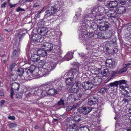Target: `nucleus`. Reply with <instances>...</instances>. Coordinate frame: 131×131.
Listing matches in <instances>:
<instances>
[{
  "label": "nucleus",
  "mask_w": 131,
  "mask_h": 131,
  "mask_svg": "<svg viewBox=\"0 0 131 131\" xmlns=\"http://www.w3.org/2000/svg\"><path fill=\"white\" fill-rule=\"evenodd\" d=\"M90 98L96 104L98 102V98L97 96L92 97Z\"/></svg>",
  "instance_id": "de8ad7c7"
},
{
  "label": "nucleus",
  "mask_w": 131,
  "mask_h": 131,
  "mask_svg": "<svg viewBox=\"0 0 131 131\" xmlns=\"http://www.w3.org/2000/svg\"><path fill=\"white\" fill-rule=\"evenodd\" d=\"M96 33V34H95L97 35V36L99 37L100 38L102 39H103V37H104V36H102V33L101 32H99V33H97L96 32H95Z\"/></svg>",
  "instance_id": "052dcab7"
},
{
  "label": "nucleus",
  "mask_w": 131,
  "mask_h": 131,
  "mask_svg": "<svg viewBox=\"0 0 131 131\" xmlns=\"http://www.w3.org/2000/svg\"><path fill=\"white\" fill-rule=\"evenodd\" d=\"M117 14V11L113 10H110L108 11V12H106V14L108 16H110V17H115Z\"/></svg>",
  "instance_id": "393cba45"
},
{
  "label": "nucleus",
  "mask_w": 131,
  "mask_h": 131,
  "mask_svg": "<svg viewBox=\"0 0 131 131\" xmlns=\"http://www.w3.org/2000/svg\"><path fill=\"white\" fill-rule=\"evenodd\" d=\"M47 91L48 94L51 96H54L58 93L57 91L53 88L52 89H49Z\"/></svg>",
  "instance_id": "cd10ccee"
},
{
  "label": "nucleus",
  "mask_w": 131,
  "mask_h": 131,
  "mask_svg": "<svg viewBox=\"0 0 131 131\" xmlns=\"http://www.w3.org/2000/svg\"><path fill=\"white\" fill-rule=\"evenodd\" d=\"M117 81L118 83V85H119V87L121 89L123 88H124V86H125L124 85H122V84H125V86L126 85V84H127L128 82L126 80H122Z\"/></svg>",
  "instance_id": "c756f323"
},
{
  "label": "nucleus",
  "mask_w": 131,
  "mask_h": 131,
  "mask_svg": "<svg viewBox=\"0 0 131 131\" xmlns=\"http://www.w3.org/2000/svg\"><path fill=\"white\" fill-rule=\"evenodd\" d=\"M112 52L111 54L115 53H117L118 51V50L116 48H115L113 49H112Z\"/></svg>",
  "instance_id": "e2e57ef3"
},
{
  "label": "nucleus",
  "mask_w": 131,
  "mask_h": 131,
  "mask_svg": "<svg viewBox=\"0 0 131 131\" xmlns=\"http://www.w3.org/2000/svg\"><path fill=\"white\" fill-rule=\"evenodd\" d=\"M8 118L9 119L12 120H14L15 119V117L14 116H13L9 115L8 116Z\"/></svg>",
  "instance_id": "69168bd1"
},
{
  "label": "nucleus",
  "mask_w": 131,
  "mask_h": 131,
  "mask_svg": "<svg viewBox=\"0 0 131 131\" xmlns=\"http://www.w3.org/2000/svg\"><path fill=\"white\" fill-rule=\"evenodd\" d=\"M40 57L38 54H32L30 58L31 60L34 62H37L40 60Z\"/></svg>",
  "instance_id": "6ab92c4d"
},
{
  "label": "nucleus",
  "mask_w": 131,
  "mask_h": 131,
  "mask_svg": "<svg viewBox=\"0 0 131 131\" xmlns=\"http://www.w3.org/2000/svg\"><path fill=\"white\" fill-rule=\"evenodd\" d=\"M67 85L72 86L71 88H70L69 90V92L70 93H76L79 91V88L81 86V85L79 86H77L76 84H73V85H69L66 83Z\"/></svg>",
  "instance_id": "1a4fd4ad"
},
{
  "label": "nucleus",
  "mask_w": 131,
  "mask_h": 131,
  "mask_svg": "<svg viewBox=\"0 0 131 131\" xmlns=\"http://www.w3.org/2000/svg\"><path fill=\"white\" fill-rule=\"evenodd\" d=\"M24 74V76H28L25 72V68H19L17 71V74L20 77L23 76V75Z\"/></svg>",
  "instance_id": "f3484780"
},
{
  "label": "nucleus",
  "mask_w": 131,
  "mask_h": 131,
  "mask_svg": "<svg viewBox=\"0 0 131 131\" xmlns=\"http://www.w3.org/2000/svg\"><path fill=\"white\" fill-rule=\"evenodd\" d=\"M18 55V52L17 50L15 49L13 52L12 55V58H14L17 56Z\"/></svg>",
  "instance_id": "09e8293b"
},
{
  "label": "nucleus",
  "mask_w": 131,
  "mask_h": 131,
  "mask_svg": "<svg viewBox=\"0 0 131 131\" xmlns=\"http://www.w3.org/2000/svg\"><path fill=\"white\" fill-rule=\"evenodd\" d=\"M77 100L75 96L72 94L69 95L67 98V100L70 103H73Z\"/></svg>",
  "instance_id": "aec40b11"
},
{
  "label": "nucleus",
  "mask_w": 131,
  "mask_h": 131,
  "mask_svg": "<svg viewBox=\"0 0 131 131\" xmlns=\"http://www.w3.org/2000/svg\"><path fill=\"white\" fill-rule=\"evenodd\" d=\"M57 10V7L55 5L47 6L46 10L45 12L44 19L47 18L48 17L52 15Z\"/></svg>",
  "instance_id": "f03ea898"
},
{
  "label": "nucleus",
  "mask_w": 131,
  "mask_h": 131,
  "mask_svg": "<svg viewBox=\"0 0 131 131\" xmlns=\"http://www.w3.org/2000/svg\"><path fill=\"white\" fill-rule=\"evenodd\" d=\"M53 83L54 81H49L48 82H46L42 85V87L47 90L49 89H52L53 88Z\"/></svg>",
  "instance_id": "4468645a"
},
{
  "label": "nucleus",
  "mask_w": 131,
  "mask_h": 131,
  "mask_svg": "<svg viewBox=\"0 0 131 131\" xmlns=\"http://www.w3.org/2000/svg\"><path fill=\"white\" fill-rule=\"evenodd\" d=\"M78 126L75 123L69 125L66 131H78Z\"/></svg>",
  "instance_id": "dca6fc26"
},
{
  "label": "nucleus",
  "mask_w": 131,
  "mask_h": 131,
  "mask_svg": "<svg viewBox=\"0 0 131 131\" xmlns=\"http://www.w3.org/2000/svg\"><path fill=\"white\" fill-rule=\"evenodd\" d=\"M101 79L97 77H94L92 81V82L93 84H95L96 85H99L101 83Z\"/></svg>",
  "instance_id": "b1692460"
},
{
  "label": "nucleus",
  "mask_w": 131,
  "mask_h": 131,
  "mask_svg": "<svg viewBox=\"0 0 131 131\" xmlns=\"http://www.w3.org/2000/svg\"><path fill=\"white\" fill-rule=\"evenodd\" d=\"M47 90H42V91H41V96L44 97L46 95V94H47Z\"/></svg>",
  "instance_id": "6e6d98bb"
},
{
  "label": "nucleus",
  "mask_w": 131,
  "mask_h": 131,
  "mask_svg": "<svg viewBox=\"0 0 131 131\" xmlns=\"http://www.w3.org/2000/svg\"><path fill=\"white\" fill-rule=\"evenodd\" d=\"M99 23V29L102 31H104L108 30L110 25L109 23L105 21L100 22Z\"/></svg>",
  "instance_id": "0eeeda50"
},
{
  "label": "nucleus",
  "mask_w": 131,
  "mask_h": 131,
  "mask_svg": "<svg viewBox=\"0 0 131 131\" xmlns=\"http://www.w3.org/2000/svg\"><path fill=\"white\" fill-rule=\"evenodd\" d=\"M114 37V33L112 30H109L106 32L104 37H103V39H109Z\"/></svg>",
  "instance_id": "ddd939ff"
},
{
  "label": "nucleus",
  "mask_w": 131,
  "mask_h": 131,
  "mask_svg": "<svg viewBox=\"0 0 131 131\" xmlns=\"http://www.w3.org/2000/svg\"><path fill=\"white\" fill-rule=\"evenodd\" d=\"M73 119L76 123H78L81 120V116L78 115H75L73 118Z\"/></svg>",
  "instance_id": "ea45409f"
},
{
  "label": "nucleus",
  "mask_w": 131,
  "mask_h": 131,
  "mask_svg": "<svg viewBox=\"0 0 131 131\" xmlns=\"http://www.w3.org/2000/svg\"><path fill=\"white\" fill-rule=\"evenodd\" d=\"M116 10L117 11L118 14H121L125 13L126 10V9L125 7L122 6L117 7L116 8Z\"/></svg>",
  "instance_id": "a211bd4d"
},
{
  "label": "nucleus",
  "mask_w": 131,
  "mask_h": 131,
  "mask_svg": "<svg viewBox=\"0 0 131 131\" xmlns=\"http://www.w3.org/2000/svg\"><path fill=\"white\" fill-rule=\"evenodd\" d=\"M20 86V84L18 83L14 82L12 83L10 85V86L11 87L10 88V96L11 98L13 99V96L14 94V91H18L19 89V87Z\"/></svg>",
  "instance_id": "20e7f679"
},
{
  "label": "nucleus",
  "mask_w": 131,
  "mask_h": 131,
  "mask_svg": "<svg viewBox=\"0 0 131 131\" xmlns=\"http://www.w3.org/2000/svg\"><path fill=\"white\" fill-rule=\"evenodd\" d=\"M79 54L80 57L82 58L84 60H85L88 58V57L86 56V54L83 53H79Z\"/></svg>",
  "instance_id": "a18cd8bd"
},
{
  "label": "nucleus",
  "mask_w": 131,
  "mask_h": 131,
  "mask_svg": "<svg viewBox=\"0 0 131 131\" xmlns=\"http://www.w3.org/2000/svg\"><path fill=\"white\" fill-rule=\"evenodd\" d=\"M56 64L54 62H52L49 64H48L47 67V68L45 69H42L41 71H44L45 72L42 74V75L45 76L48 75L49 72L53 69L56 67Z\"/></svg>",
  "instance_id": "7ed1b4c3"
},
{
  "label": "nucleus",
  "mask_w": 131,
  "mask_h": 131,
  "mask_svg": "<svg viewBox=\"0 0 131 131\" xmlns=\"http://www.w3.org/2000/svg\"><path fill=\"white\" fill-rule=\"evenodd\" d=\"M79 130H81L82 131H90V130L88 128L86 127L84 128H80V129Z\"/></svg>",
  "instance_id": "680f3d73"
},
{
  "label": "nucleus",
  "mask_w": 131,
  "mask_h": 131,
  "mask_svg": "<svg viewBox=\"0 0 131 131\" xmlns=\"http://www.w3.org/2000/svg\"><path fill=\"white\" fill-rule=\"evenodd\" d=\"M92 83H90L89 81L85 82H84L81 85L85 90H91L93 86V85Z\"/></svg>",
  "instance_id": "9b49d317"
},
{
  "label": "nucleus",
  "mask_w": 131,
  "mask_h": 131,
  "mask_svg": "<svg viewBox=\"0 0 131 131\" xmlns=\"http://www.w3.org/2000/svg\"><path fill=\"white\" fill-rule=\"evenodd\" d=\"M106 51L107 52H108V53H112V50H110L109 49V48L108 47H106Z\"/></svg>",
  "instance_id": "0e129e2a"
},
{
  "label": "nucleus",
  "mask_w": 131,
  "mask_h": 131,
  "mask_svg": "<svg viewBox=\"0 0 131 131\" xmlns=\"http://www.w3.org/2000/svg\"><path fill=\"white\" fill-rule=\"evenodd\" d=\"M92 110V107L83 106L79 108L78 112L80 113L86 115L91 112Z\"/></svg>",
  "instance_id": "39448f33"
},
{
  "label": "nucleus",
  "mask_w": 131,
  "mask_h": 131,
  "mask_svg": "<svg viewBox=\"0 0 131 131\" xmlns=\"http://www.w3.org/2000/svg\"><path fill=\"white\" fill-rule=\"evenodd\" d=\"M85 33V31H82L80 34L79 35V38L82 40L84 39L85 40L86 39Z\"/></svg>",
  "instance_id": "e433bc0d"
},
{
  "label": "nucleus",
  "mask_w": 131,
  "mask_h": 131,
  "mask_svg": "<svg viewBox=\"0 0 131 131\" xmlns=\"http://www.w3.org/2000/svg\"><path fill=\"white\" fill-rule=\"evenodd\" d=\"M72 52L68 53L64 57L63 59L66 61H69L72 58Z\"/></svg>",
  "instance_id": "473e14b6"
},
{
  "label": "nucleus",
  "mask_w": 131,
  "mask_h": 131,
  "mask_svg": "<svg viewBox=\"0 0 131 131\" xmlns=\"http://www.w3.org/2000/svg\"><path fill=\"white\" fill-rule=\"evenodd\" d=\"M99 25L96 24L94 22L92 23L91 24V25L90 26V29H92L93 30H94V32H96L97 30Z\"/></svg>",
  "instance_id": "2f4dec72"
},
{
  "label": "nucleus",
  "mask_w": 131,
  "mask_h": 131,
  "mask_svg": "<svg viewBox=\"0 0 131 131\" xmlns=\"http://www.w3.org/2000/svg\"><path fill=\"white\" fill-rule=\"evenodd\" d=\"M17 35L18 36L19 40V41H20L21 40V39L23 38V36L25 35V34L23 33L22 34H20V33H18L17 34Z\"/></svg>",
  "instance_id": "5fc2aeb1"
},
{
  "label": "nucleus",
  "mask_w": 131,
  "mask_h": 131,
  "mask_svg": "<svg viewBox=\"0 0 131 131\" xmlns=\"http://www.w3.org/2000/svg\"><path fill=\"white\" fill-rule=\"evenodd\" d=\"M43 48H40L39 49L37 52V53L39 56H40L43 57L46 56L47 55V53L45 50L43 49Z\"/></svg>",
  "instance_id": "4be33fe9"
},
{
  "label": "nucleus",
  "mask_w": 131,
  "mask_h": 131,
  "mask_svg": "<svg viewBox=\"0 0 131 131\" xmlns=\"http://www.w3.org/2000/svg\"><path fill=\"white\" fill-rule=\"evenodd\" d=\"M118 4L119 3L122 5H124L126 4V0H118Z\"/></svg>",
  "instance_id": "864d4df0"
},
{
  "label": "nucleus",
  "mask_w": 131,
  "mask_h": 131,
  "mask_svg": "<svg viewBox=\"0 0 131 131\" xmlns=\"http://www.w3.org/2000/svg\"><path fill=\"white\" fill-rule=\"evenodd\" d=\"M69 72L71 74V77L66 79V83L70 85L76 84L77 86H80L81 82L79 79L76 78L78 73L77 70L75 68H72L69 71Z\"/></svg>",
  "instance_id": "f257e3e1"
},
{
  "label": "nucleus",
  "mask_w": 131,
  "mask_h": 131,
  "mask_svg": "<svg viewBox=\"0 0 131 131\" xmlns=\"http://www.w3.org/2000/svg\"><path fill=\"white\" fill-rule=\"evenodd\" d=\"M41 47L46 51L52 52L53 49V45L51 43L48 42L44 43L41 44Z\"/></svg>",
  "instance_id": "423d86ee"
},
{
  "label": "nucleus",
  "mask_w": 131,
  "mask_h": 131,
  "mask_svg": "<svg viewBox=\"0 0 131 131\" xmlns=\"http://www.w3.org/2000/svg\"><path fill=\"white\" fill-rule=\"evenodd\" d=\"M16 66V65L15 63H13L10 65L9 67L10 71L12 72L13 70V69Z\"/></svg>",
  "instance_id": "603ef678"
},
{
  "label": "nucleus",
  "mask_w": 131,
  "mask_h": 131,
  "mask_svg": "<svg viewBox=\"0 0 131 131\" xmlns=\"http://www.w3.org/2000/svg\"><path fill=\"white\" fill-rule=\"evenodd\" d=\"M129 85L128 84H126L124 88L123 89H121L122 90V91H124L125 93H122V91L121 92V93L123 94L126 93V94H129L131 92V89L130 88H129Z\"/></svg>",
  "instance_id": "bb28decb"
},
{
  "label": "nucleus",
  "mask_w": 131,
  "mask_h": 131,
  "mask_svg": "<svg viewBox=\"0 0 131 131\" xmlns=\"http://www.w3.org/2000/svg\"><path fill=\"white\" fill-rule=\"evenodd\" d=\"M124 67L119 70V72H120V73L123 72H126L127 69V68L125 66H124Z\"/></svg>",
  "instance_id": "4d7b16f0"
},
{
  "label": "nucleus",
  "mask_w": 131,
  "mask_h": 131,
  "mask_svg": "<svg viewBox=\"0 0 131 131\" xmlns=\"http://www.w3.org/2000/svg\"><path fill=\"white\" fill-rule=\"evenodd\" d=\"M17 124L15 123H12L9 125V128H12L16 127L17 126Z\"/></svg>",
  "instance_id": "3c124183"
},
{
  "label": "nucleus",
  "mask_w": 131,
  "mask_h": 131,
  "mask_svg": "<svg viewBox=\"0 0 131 131\" xmlns=\"http://www.w3.org/2000/svg\"><path fill=\"white\" fill-rule=\"evenodd\" d=\"M85 34L86 38H89L94 36L95 35V34H96V33L92 32H88L86 31H85Z\"/></svg>",
  "instance_id": "f704fd0d"
},
{
  "label": "nucleus",
  "mask_w": 131,
  "mask_h": 131,
  "mask_svg": "<svg viewBox=\"0 0 131 131\" xmlns=\"http://www.w3.org/2000/svg\"><path fill=\"white\" fill-rule=\"evenodd\" d=\"M112 74H113V75H116L120 73V72H119V70H117L112 71Z\"/></svg>",
  "instance_id": "13d9d810"
},
{
  "label": "nucleus",
  "mask_w": 131,
  "mask_h": 131,
  "mask_svg": "<svg viewBox=\"0 0 131 131\" xmlns=\"http://www.w3.org/2000/svg\"><path fill=\"white\" fill-rule=\"evenodd\" d=\"M21 11H23L25 12V9L19 7H18L16 9V11L17 12H19Z\"/></svg>",
  "instance_id": "bf43d9fd"
},
{
  "label": "nucleus",
  "mask_w": 131,
  "mask_h": 131,
  "mask_svg": "<svg viewBox=\"0 0 131 131\" xmlns=\"http://www.w3.org/2000/svg\"><path fill=\"white\" fill-rule=\"evenodd\" d=\"M118 85V83L117 81L113 82L109 84L106 85V87H108L109 88L112 87H114L117 88Z\"/></svg>",
  "instance_id": "7c9ffc66"
},
{
  "label": "nucleus",
  "mask_w": 131,
  "mask_h": 131,
  "mask_svg": "<svg viewBox=\"0 0 131 131\" xmlns=\"http://www.w3.org/2000/svg\"><path fill=\"white\" fill-rule=\"evenodd\" d=\"M52 52H54L58 55H60L62 53V50L60 47L57 46H55L54 49H53Z\"/></svg>",
  "instance_id": "c85d7f7f"
},
{
  "label": "nucleus",
  "mask_w": 131,
  "mask_h": 131,
  "mask_svg": "<svg viewBox=\"0 0 131 131\" xmlns=\"http://www.w3.org/2000/svg\"><path fill=\"white\" fill-rule=\"evenodd\" d=\"M93 21L92 20H88L85 23L83 24V25H82L81 26V28H82V30H85L86 29V27H90V26L91 25V24H92V23H93Z\"/></svg>",
  "instance_id": "2eb2a0df"
},
{
  "label": "nucleus",
  "mask_w": 131,
  "mask_h": 131,
  "mask_svg": "<svg viewBox=\"0 0 131 131\" xmlns=\"http://www.w3.org/2000/svg\"><path fill=\"white\" fill-rule=\"evenodd\" d=\"M23 94L21 92L18 93L16 94V98L19 99H21L22 97Z\"/></svg>",
  "instance_id": "8fccbe9b"
},
{
  "label": "nucleus",
  "mask_w": 131,
  "mask_h": 131,
  "mask_svg": "<svg viewBox=\"0 0 131 131\" xmlns=\"http://www.w3.org/2000/svg\"><path fill=\"white\" fill-rule=\"evenodd\" d=\"M123 101L125 103H128L131 101V95H129L128 94L125 93L124 94Z\"/></svg>",
  "instance_id": "5701e85b"
},
{
  "label": "nucleus",
  "mask_w": 131,
  "mask_h": 131,
  "mask_svg": "<svg viewBox=\"0 0 131 131\" xmlns=\"http://www.w3.org/2000/svg\"><path fill=\"white\" fill-rule=\"evenodd\" d=\"M57 105L58 106H64L65 105L64 100L61 99L57 103Z\"/></svg>",
  "instance_id": "a19ab883"
},
{
  "label": "nucleus",
  "mask_w": 131,
  "mask_h": 131,
  "mask_svg": "<svg viewBox=\"0 0 131 131\" xmlns=\"http://www.w3.org/2000/svg\"><path fill=\"white\" fill-rule=\"evenodd\" d=\"M39 62V66L40 67H42L46 63V61L45 60H40L39 61H37Z\"/></svg>",
  "instance_id": "79ce46f5"
},
{
  "label": "nucleus",
  "mask_w": 131,
  "mask_h": 131,
  "mask_svg": "<svg viewBox=\"0 0 131 131\" xmlns=\"http://www.w3.org/2000/svg\"><path fill=\"white\" fill-rule=\"evenodd\" d=\"M84 96V93L83 92L81 91L77 94V96H75L77 100H79L83 99Z\"/></svg>",
  "instance_id": "72a5a7b5"
},
{
  "label": "nucleus",
  "mask_w": 131,
  "mask_h": 131,
  "mask_svg": "<svg viewBox=\"0 0 131 131\" xmlns=\"http://www.w3.org/2000/svg\"><path fill=\"white\" fill-rule=\"evenodd\" d=\"M104 18V16L102 15H97L96 16L95 18V19L96 20H101Z\"/></svg>",
  "instance_id": "49530a36"
},
{
  "label": "nucleus",
  "mask_w": 131,
  "mask_h": 131,
  "mask_svg": "<svg viewBox=\"0 0 131 131\" xmlns=\"http://www.w3.org/2000/svg\"><path fill=\"white\" fill-rule=\"evenodd\" d=\"M103 76H108L110 74V72L108 71V70L107 68H106L104 69L101 72Z\"/></svg>",
  "instance_id": "c9c22d12"
},
{
  "label": "nucleus",
  "mask_w": 131,
  "mask_h": 131,
  "mask_svg": "<svg viewBox=\"0 0 131 131\" xmlns=\"http://www.w3.org/2000/svg\"><path fill=\"white\" fill-rule=\"evenodd\" d=\"M62 87L61 86H58L57 88V90H56L57 91V92H60L61 90H62Z\"/></svg>",
  "instance_id": "338daca9"
},
{
  "label": "nucleus",
  "mask_w": 131,
  "mask_h": 131,
  "mask_svg": "<svg viewBox=\"0 0 131 131\" xmlns=\"http://www.w3.org/2000/svg\"><path fill=\"white\" fill-rule=\"evenodd\" d=\"M108 6L111 8H113L117 6L118 3L116 1H111L108 3Z\"/></svg>",
  "instance_id": "a878e982"
},
{
  "label": "nucleus",
  "mask_w": 131,
  "mask_h": 131,
  "mask_svg": "<svg viewBox=\"0 0 131 131\" xmlns=\"http://www.w3.org/2000/svg\"><path fill=\"white\" fill-rule=\"evenodd\" d=\"M87 103L90 106H92L96 104L90 98L88 99Z\"/></svg>",
  "instance_id": "c03bdc74"
},
{
  "label": "nucleus",
  "mask_w": 131,
  "mask_h": 131,
  "mask_svg": "<svg viewBox=\"0 0 131 131\" xmlns=\"http://www.w3.org/2000/svg\"><path fill=\"white\" fill-rule=\"evenodd\" d=\"M108 88H102L99 90L98 92L100 93H104L108 91Z\"/></svg>",
  "instance_id": "4c0bfd02"
},
{
  "label": "nucleus",
  "mask_w": 131,
  "mask_h": 131,
  "mask_svg": "<svg viewBox=\"0 0 131 131\" xmlns=\"http://www.w3.org/2000/svg\"><path fill=\"white\" fill-rule=\"evenodd\" d=\"M35 67L34 65H31L30 67L27 68H25V72L26 74L28 75L29 78H28L26 79L25 77V79L26 80H31V78L30 77V74H31L33 72L35 68Z\"/></svg>",
  "instance_id": "6e6552de"
},
{
  "label": "nucleus",
  "mask_w": 131,
  "mask_h": 131,
  "mask_svg": "<svg viewBox=\"0 0 131 131\" xmlns=\"http://www.w3.org/2000/svg\"><path fill=\"white\" fill-rule=\"evenodd\" d=\"M105 63L107 67L111 69H113L115 67V62L113 61L111 59H107Z\"/></svg>",
  "instance_id": "9d476101"
},
{
  "label": "nucleus",
  "mask_w": 131,
  "mask_h": 131,
  "mask_svg": "<svg viewBox=\"0 0 131 131\" xmlns=\"http://www.w3.org/2000/svg\"><path fill=\"white\" fill-rule=\"evenodd\" d=\"M42 91V89H37V90H35L34 93L35 95H38L39 96H41V93Z\"/></svg>",
  "instance_id": "58836bf2"
},
{
  "label": "nucleus",
  "mask_w": 131,
  "mask_h": 131,
  "mask_svg": "<svg viewBox=\"0 0 131 131\" xmlns=\"http://www.w3.org/2000/svg\"><path fill=\"white\" fill-rule=\"evenodd\" d=\"M48 31L47 29L45 27H39L37 30V31L38 33L42 36L46 35L47 34Z\"/></svg>",
  "instance_id": "f8f14e48"
},
{
  "label": "nucleus",
  "mask_w": 131,
  "mask_h": 131,
  "mask_svg": "<svg viewBox=\"0 0 131 131\" xmlns=\"http://www.w3.org/2000/svg\"><path fill=\"white\" fill-rule=\"evenodd\" d=\"M95 9L98 10L99 12L102 13H104L105 11L104 8L101 6H99L98 8H96Z\"/></svg>",
  "instance_id": "37998d69"
},
{
  "label": "nucleus",
  "mask_w": 131,
  "mask_h": 131,
  "mask_svg": "<svg viewBox=\"0 0 131 131\" xmlns=\"http://www.w3.org/2000/svg\"><path fill=\"white\" fill-rule=\"evenodd\" d=\"M78 105L77 103L74 104L72 106H71L73 111L74 109L76 108L78 106Z\"/></svg>",
  "instance_id": "774afa93"
},
{
  "label": "nucleus",
  "mask_w": 131,
  "mask_h": 131,
  "mask_svg": "<svg viewBox=\"0 0 131 131\" xmlns=\"http://www.w3.org/2000/svg\"><path fill=\"white\" fill-rule=\"evenodd\" d=\"M31 40L34 42H38L40 41V36L37 34H34L31 37Z\"/></svg>",
  "instance_id": "412c9836"
}]
</instances>
